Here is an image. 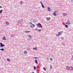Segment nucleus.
Returning <instances> with one entry per match:
<instances>
[{
    "label": "nucleus",
    "instance_id": "obj_11",
    "mask_svg": "<svg viewBox=\"0 0 73 73\" xmlns=\"http://www.w3.org/2000/svg\"><path fill=\"white\" fill-rule=\"evenodd\" d=\"M61 32H59V33H58V35L59 36L61 35Z\"/></svg>",
    "mask_w": 73,
    "mask_h": 73
},
{
    "label": "nucleus",
    "instance_id": "obj_41",
    "mask_svg": "<svg viewBox=\"0 0 73 73\" xmlns=\"http://www.w3.org/2000/svg\"><path fill=\"white\" fill-rule=\"evenodd\" d=\"M37 73H38H38L37 72Z\"/></svg>",
    "mask_w": 73,
    "mask_h": 73
},
{
    "label": "nucleus",
    "instance_id": "obj_25",
    "mask_svg": "<svg viewBox=\"0 0 73 73\" xmlns=\"http://www.w3.org/2000/svg\"><path fill=\"white\" fill-rule=\"evenodd\" d=\"M10 36L11 37H13V35H11Z\"/></svg>",
    "mask_w": 73,
    "mask_h": 73
},
{
    "label": "nucleus",
    "instance_id": "obj_39",
    "mask_svg": "<svg viewBox=\"0 0 73 73\" xmlns=\"http://www.w3.org/2000/svg\"><path fill=\"white\" fill-rule=\"evenodd\" d=\"M32 73H35V72H32Z\"/></svg>",
    "mask_w": 73,
    "mask_h": 73
},
{
    "label": "nucleus",
    "instance_id": "obj_20",
    "mask_svg": "<svg viewBox=\"0 0 73 73\" xmlns=\"http://www.w3.org/2000/svg\"><path fill=\"white\" fill-rule=\"evenodd\" d=\"M67 69H69V66H67L66 67Z\"/></svg>",
    "mask_w": 73,
    "mask_h": 73
},
{
    "label": "nucleus",
    "instance_id": "obj_29",
    "mask_svg": "<svg viewBox=\"0 0 73 73\" xmlns=\"http://www.w3.org/2000/svg\"><path fill=\"white\" fill-rule=\"evenodd\" d=\"M7 61H10V60L9 59H8Z\"/></svg>",
    "mask_w": 73,
    "mask_h": 73
},
{
    "label": "nucleus",
    "instance_id": "obj_38",
    "mask_svg": "<svg viewBox=\"0 0 73 73\" xmlns=\"http://www.w3.org/2000/svg\"><path fill=\"white\" fill-rule=\"evenodd\" d=\"M63 24H64V25H65H65H65V24L64 23Z\"/></svg>",
    "mask_w": 73,
    "mask_h": 73
},
{
    "label": "nucleus",
    "instance_id": "obj_40",
    "mask_svg": "<svg viewBox=\"0 0 73 73\" xmlns=\"http://www.w3.org/2000/svg\"><path fill=\"white\" fill-rule=\"evenodd\" d=\"M37 67H39V66H37Z\"/></svg>",
    "mask_w": 73,
    "mask_h": 73
},
{
    "label": "nucleus",
    "instance_id": "obj_16",
    "mask_svg": "<svg viewBox=\"0 0 73 73\" xmlns=\"http://www.w3.org/2000/svg\"><path fill=\"white\" fill-rule=\"evenodd\" d=\"M48 10L49 11H51V9L50 8H48Z\"/></svg>",
    "mask_w": 73,
    "mask_h": 73
},
{
    "label": "nucleus",
    "instance_id": "obj_24",
    "mask_svg": "<svg viewBox=\"0 0 73 73\" xmlns=\"http://www.w3.org/2000/svg\"><path fill=\"white\" fill-rule=\"evenodd\" d=\"M20 3L21 4H23V1H20Z\"/></svg>",
    "mask_w": 73,
    "mask_h": 73
},
{
    "label": "nucleus",
    "instance_id": "obj_21",
    "mask_svg": "<svg viewBox=\"0 0 73 73\" xmlns=\"http://www.w3.org/2000/svg\"><path fill=\"white\" fill-rule=\"evenodd\" d=\"M65 26L66 28H68V25H65Z\"/></svg>",
    "mask_w": 73,
    "mask_h": 73
},
{
    "label": "nucleus",
    "instance_id": "obj_36",
    "mask_svg": "<svg viewBox=\"0 0 73 73\" xmlns=\"http://www.w3.org/2000/svg\"><path fill=\"white\" fill-rule=\"evenodd\" d=\"M30 26L31 27H32V28H33V26L31 25Z\"/></svg>",
    "mask_w": 73,
    "mask_h": 73
},
{
    "label": "nucleus",
    "instance_id": "obj_19",
    "mask_svg": "<svg viewBox=\"0 0 73 73\" xmlns=\"http://www.w3.org/2000/svg\"><path fill=\"white\" fill-rule=\"evenodd\" d=\"M33 50H37V48H33Z\"/></svg>",
    "mask_w": 73,
    "mask_h": 73
},
{
    "label": "nucleus",
    "instance_id": "obj_34",
    "mask_svg": "<svg viewBox=\"0 0 73 73\" xmlns=\"http://www.w3.org/2000/svg\"><path fill=\"white\" fill-rule=\"evenodd\" d=\"M50 68L51 69H52V66H51V65H50Z\"/></svg>",
    "mask_w": 73,
    "mask_h": 73
},
{
    "label": "nucleus",
    "instance_id": "obj_27",
    "mask_svg": "<svg viewBox=\"0 0 73 73\" xmlns=\"http://www.w3.org/2000/svg\"><path fill=\"white\" fill-rule=\"evenodd\" d=\"M38 32H40V31H41V30L40 29H38Z\"/></svg>",
    "mask_w": 73,
    "mask_h": 73
},
{
    "label": "nucleus",
    "instance_id": "obj_2",
    "mask_svg": "<svg viewBox=\"0 0 73 73\" xmlns=\"http://www.w3.org/2000/svg\"><path fill=\"white\" fill-rule=\"evenodd\" d=\"M0 44H1V45H0V46H1L2 48H3V46H5V45L3 44L2 43H1Z\"/></svg>",
    "mask_w": 73,
    "mask_h": 73
},
{
    "label": "nucleus",
    "instance_id": "obj_17",
    "mask_svg": "<svg viewBox=\"0 0 73 73\" xmlns=\"http://www.w3.org/2000/svg\"><path fill=\"white\" fill-rule=\"evenodd\" d=\"M0 50H1L2 51H3V50H4V48H1V49H0Z\"/></svg>",
    "mask_w": 73,
    "mask_h": 73
},
{
    "label": "nucleus",
    "instance_id": "obj_6",
    "mask_svg": "<svg viewBox=\"0 0 73 73\" xmlns=\"http://www.w3.org/2000/svg\"><path fill=\"white\" fill-rule=\"evenodd\" d=\"M62 15H63V16H66V15H67V14L65 13H63L62 14Z\"/></svg>",
    "mask_w": 73,
    "mask_h": 73
},
{
    "label": "nucleus",
    "instance_id": "obj_8",
    "mask_svg": "<svg viewBox=\"0 0 73 73\" xmlns=\"http://www.w3.org/2000/svg\"><path fill=\"white\" fill-rule=\"evenodd\" d=\"M69 69H70V70H71L73 69V68H72V67L70 66V67H69Z\"/></svg>",
    "mask_w": 73,
    "mask_h": 73
},
{
    "label": "nucleus",
    "instance_id": "obj_1",
    "mask_svg": "<svg viewBox=\"0 0 73 73\" xmlns=\"http://www.w3.org/2000/svg\"><path fill=\"white\" fill-rule=\"evenodd\" d=\"M37 26H39V27H40V28H42V25H41V24H40V23H38V24L37 25Z\"/></svg>",
    "mask_w": 73,
    "mask_h": 73
},
{
    "label": "nucleus",
    "instance_id": "obj_22",
    "mask_svg": "<svg viewBox=\"0 0 73 73\" xmlns=\"http://www.w3.org/2000/svg\"><path fill=\"white\" fill-rule=\"evenodd\" d=\"M33 58H35V59H38V58L37 57H33Z\"/></svg>",
    "mask_w": 73,
    "mask_h": 73
},
{
    "label": "nucleus",
    "instance_id": "obj_15",
    "mask_svg": "<svg viewBox=\"0 0 73 73\" xmlns=\"http://www.w3.org/2000/svg\"><path fill=\"white\" fill-rule=\"evenodd\" d=\"M3 10H1L0 11V14H1V13H2V12H3Z\"/></svg>",
    "mask_w": 73,
    "mask_h": 73
},
{
    "label": "nucleus",
    "instance_id": "obj_31",
    "mask_svg": "<svg viewBox=\"0 0 73 73\" xmlns=\"http://www.w3.org/2000/svg\"><path fill=\"white\" fill-rule=\"evenodd\" d=\"M6 24H7V25H8L9 24V23L7 22Z\"/></svg>",
    "mask_w": 73,
    "mask_h": 73
},
{
    "label": "nucleus",
    "instance_id": "obj_37",
    "mask_svg": "<svg viewBox=\"0 0 73 73\" xmlns=\"http://www.w3.org/2000/svg\"><path fill=\"white\" fill-rule=\"evenodd\" d=\"M36 30H38V29H35Z\"/></svg>",
    "mask_w": 73,
    "mask_h": 73
},
{
    "label": "nucleus",
    "instance_id": "obj_4",
    "mask_svg": "<svg viewBox=\"0 0 73 73\" xmlns=\"http://www.w3.org/2000/svg\"><path fill=\"white\" fill-rule=\"evenodd\" d=\"M46 19L48 21V20H50V17H46Z\"/></svg>",
    "mask_w": 73,
    "mask_h": 73
},
{
    "label": "nucleus",
    "instance_id": "obj_14",
    "mask_svg": "<svg viewBox=\"0 0 73 73\" xmlns=\"http://www.w3.org/2000/svg\"><path fill=\"white\" fill-rule=\"evenodd\" d=\"M24 53L25 54H27V52L26 51H24Z\"/></svg>",
    "mask_w": 73,
    "mask_h": 73
},
{
    "label": "nucleus",
    "instance_id": "obj_5",
    "mask_svg": "<svg viewBox=\"0 0 73 73\" xmlns=\"http://www.w3.org/2000/svg\"><path fill=\"white\" fill-rule=\"evenodd\" d=\"M29 37V39H31V37H32V36L30 35H29L28 36Z\"/></svg>",
    "mask_w": 73,
    "mask_h": 73
},
{
    "label": "nucleus",
    "instance_id": "obj_7",
    "mask_svg": "<svg viewBox=\"0 0 73 73\" xmlns=\"http://www.w3.org/2000/svg\"><path fill=\"white\" fill-rule=\"evenodd\" d=\"M3 40H6V38H5V36H4L3 37Z\"/></svg>",
    "mask_w": 73,
    "mask_h": 73
},
{
    "label": "nucleus",
    "instance_id": "obj_12",
    "mask_svg": "<svg viewBox=\"0 0 73 73\" xmlns=\"http://www.w3.org/2000/svg\"><path fill=\"white\" fill-rule=\"evenodd\" d=\"M53 15H54V16H56V14L55 12H54V13L53 14Z\"/></svg>",
    "mask_w": 73,
    "mask_h": 73
},
{
    "label": "nucleus",
    "instance_id": "obj_26",
    "mask_svg": "<svg viewBox=\"0 0 73 73\" xmlns=\"http://www.w3.org/2000/svg\"><path fill=\"white\" fill-rule=\"evenodd\" d=\"M43 69H44V70L45 71L46 70V68H43Z\"/></svg>",
    "mask_w": 73,
    "mask_h": 73
},
{
    "label": "nucleus",
    "instance_id": "obj_10",
    "mask_svg": "<svg viewBox=\"0 0 73 73\" xmlns=\"http://www.w3.org/2000/svg\"><path fill=\"white\" fill-rule=\"evenodd\" d=\"M35 62L36 64H38V61H37V60H35Z\"/></svg>",
    "mask_w": 73,
    "mask_h": 73
},
{
    "label": "nucleus",
    "instance_id": "obj_18",
    "mask_svg": "<svg viewBox=\"0 0 73 73\" xmlns=\"http://www.w3.org/2000/svg\"><path fill=\"white\" fill-rule=\"evenodd\" d=\"M42 7L43 8H45V7L44 6V5H43V4H42Z\"/></svg>",
    "mask_w": 73,
    "mask_h": 73
},
{
    "label": "nucleus",
    "instance_id": "obj_9",
    "mask_svg": "<svg viewBox=\"0 0 73 73\" xmlns=\"http://www.w3.org/2000/svg\"><path fill=\"white\" fill-rule=\"evenodd\" d=\"M25 33H29V32H30L29 31H25Z\"/></svg>",
    "mask_w": 73,
    "mask_h": 73
},
{
    "label": "nucleus",
    "instance_id": "obj_33",
    "mask_svg": "<svg viewBox=\"0 0 73 73\" xmlns=\"http://www.w3.org/2000/svg\"><path fill=\"white\" fill-rule=\"evenodd\" d=\"M56 36L57 37V36H58V34H56Z\"/></svg>",
    "mask_w": 73,
    "mask_h": 73
},
{
    "label": "nucleus",
    "instance_id": "obj_30",
    "mask_svg": "<svg viewBox=\"0 0 73 73\" xmlns=\"http://www.w3.org/2000/svg\"><path fill=\"white\" fill-rule=\"evenodd\" d=\"M40 3L41 4V5H42V4H42V1H41L40 2Z\"/></svg>",
    "mask_w": 73,
    "mask_h": 73
},
{
    "label": "nucleus",
    "instance_id": "obj_13",
    "mask_svg": "<svg viewBox=\"0 0 73 73\" xmlns=\"http://www.w3.org/2000/svg\"><path fill=\"white\" fill-rule=\"evenodd\" d=\"M30 24H31L32 25H33V27H35V25H33V24H32V23H31Z\"/></svg>",
    "mask_w": 73,
    "mask_h": 73
},
{
    "label": "nucleus",
    "instance_id": "obj_35",
    "mask_svg": "<svg viewBox=\"0 0 73 73\" xmlns=\"http://www.w3.org/2000/svg\"><path fill=\"white\" fill-rule=\"evenodd\" d=\"M0 8H3V7H2L1 6H0Z\"/></svg>",
    "mask_w": 73,
    "mask_h": 73
},
{
    "label": "nucleus",
    "instance_id": "obj_3",
    "mask_svg": "<svg viewBox=\"0 0 73 73\" xmlns=\"http://www.w3.org/2000/svg\"><path fill=\"white\" fill-rule=\"evenodd\" d=\"M71 24L70 22V21H68L67 22V25H69Z\"/></svg>",
    "mask_w": 73,
    "mask_h": 73
},
{
    "label": "nucleus",
    "instance_id": "obj_23",
    "mask_svg": "<svg viewBox=\"0 0 73 73\" xmlns=\"http://www.w3.org/2000/svg\"><path fill=\"white\" fill-rule=\"evenodd\" d=\"M36 67L35 66H34V70H35L36 69Z\"/></svg>",
    "mask_w": 73,
    "mask_h": 73
},
{
    "label": "nucleus",
    "instance_id": "obj_32",
    "mask_svg": "<svg viewBox=\"0 0 73 73\" xmlns=\"http://www.w3.org/2000/svg\"><path fill=\"white\" fill-rule=\"evenodd\" d=\"M61 39H62V40H64V38L63 37H61Z\"/></svg>",
    "mask_w": 73,
    "mask_h": 73
},
{
    "label": "nucleus",
    "instance_id": "obj_28",
    "mask_svg": "<svg viewBox=\"0 0 73 73\" xmlns=\"http://www.w3.org/2000/svg\"><path fill=\"white\" fill-rule=\"evenodd\" d=\"M50 60H51V61H52V60H53V58H50Z\"/></svg>",
    "mask_w": 73,
    "mask_h": 73
}]
</instances>
